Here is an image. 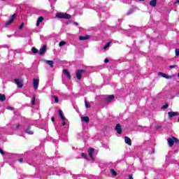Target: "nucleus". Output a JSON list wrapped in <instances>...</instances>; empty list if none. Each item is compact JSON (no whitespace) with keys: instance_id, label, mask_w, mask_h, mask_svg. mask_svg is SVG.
Listing matches in <instances>:
<instances>
[{"instance_id":"obj_20","label":"nucleus","mask_w":179,"mask_h":179,"mask_svg":"<svg viewBox=\"0 0 179 179\" xmlns=\"http://www.w3.org/2000/svg\"><path fill=\"white\" fill-rule=\"evenodd\" d=\"M124 142H125V143H127V145L131 146V138H129L128 136H125L124 137Z\"/></svg>"},{"instance_id":"obj_41","label":"nucleus","mask_w":179,"mask_h":179,"mask_svg":"<svg viewBox=\"0 0 179 179\" xmlns=\"http://www.w3.org/2000/svg\"><path fill=\"white\" fill-rule=\"evenodd\" d=\"M105 64H108V62H110V60L108 59H105L104 60Z\"/></svg>"},{"instance_id":"obj_53","label":"nucleus","mask_w":179,"mask_h":179,"mask_svg":"<svg viewBox=\"0 0 179 179\" xmlns=\"http://www.w3.org/2000/svg\"><path fill=\"white\" fill-rule=\"evenodd\" d=\"M178 78H179V73H178Z\"/></svg>"},{"instance_id":"obj_11","label":"nucleus","mask_w":179,"mask_h":179,"mask_svg":"<svg viewBox=\"0 0 179 179\" xmlns=\"http://www.w3.org/2000/svg\"><path fill=\"white\" fill-rule=\"evenodd\" d=\"M85 72V70H78L76 72V78L78 79V80H80L82 79V74Z\"/></svg>"},{"instance_id":"obj_5","label":"nucleus","mask_w":179,"mask_h":179,"mask_svg":"<svg viewBox=\"0 0 179 179\" xmlns=\"http://www.w3.org/2000/svg\"><path fill=\"white\" fill-rule=\"evenodd\" d=\"M15 19H16V14H13L11 17H10L9 20L5 23V26H9V24H12Z\"/></svg>"},{"instance_id":"obj_22","label":"nucleus","mask_w":179,"mask_h":179,"mask_svg":"<svg viewBox=\"0 0 179 179\" xmlns=\"http://www.w3.org/2000/svg\"><path fill=\"white\" fill-rule=\"evenodd\" d=\"M65 173H66V170L62 169L59 172L56 173V176H62V174H65Z\"/></svg>"},{"instance_id":"obj_33","label":"nucleus","mask_w":179,"mask_h":179,"mask_svg":"<svg viewBox=\"0 0 179 179\" xmlns=\"http://www.w3.org/2000/svg\"><path fill=\"white\" fill-rule=\"evenodd\" d=\"M23 27H24V22H22V24H20L19 29L22 30V29H23Z\"/></svg>"},{"instance_id":"obj_46","label":"nucleus","mask_w":179,"mask_h":179,"mask_svg":"<svg viewBox=\"0 0 179 179\" xmlns=\"http://www.w3.org/2000/svg\"><path fill=\"white\" fill-rule=\"evenodd\" d=\"M52 122H55V117H52Z\"/></svg>"},{"instance_id":"obj_40","label":"nucleus","mask_w":179,"mask_h":179,"mask_svg":"<svg viewBox=\"0 0 179 179\" xmlns=\"http://www.w3.org/2000/svg\"><path fill=\"white\" fill-rule=\"evenodd\" d=\"M129 179H134V175L133 174L129 175Z\"/></svg>"},{"instance_id":"obj_17","label":"nucleus","mask_w":179,"mask_h":179,"mask_svg":"<svg viewBox=\"0 0 179 179\" xmlns=\"http://www.w3.org/2000/svg\"><path fill=\"white\" fill-rule=\"evenodd\" d=\"M168 114H169V118H173V117L179 115V113L178 112H169Z\"/></svg>"},{"instance_id":"obj_37","label":"nucleus","mask_w":179,"mask_h":179,"mask_svg":"<svg viewBox=\"0 0 179 179\" xmlns=\"http://www.w3.org/2000/svg\"><path fill=\"white\" fill-rule=\"evenodd\" d=\"M49 2L51 3V6L55 3V0H49Z\"/></svg>"},{"instance_id":"obj_50","label":"nucleus","mask_w":179,"mask_h":179,"mask_svg":"<svg viewBox=\"0 0 179 179\" xmlns=\"http://www.w3.org/2000/svg\"><path fill=\"white\" fill-rule=\"evenodd\" d=\"M74 24H76V26H78V22H75Z\"/></svg>"},{"instance_id":"obj_52","label":"nucleus","mask_w":179,"mask_h":179,"mask_svg":"<svg viewBox=\"0 0 179 179\" xmlns=\"http://www.w3.org/2000/svg\"><path fill=\"white\" fill-rule=\"evenodd\" d=\"M152 153H155V150L154 149H152Z\"/></svg>"},{"instance_id":"obj_8","label":"nucleus","mask_w":179,"mask_h":179,"mask_svg":"<svg viewBox=\"0 0 179 179\" xmlns=\"http://www.w3.org/2000/svg\"><path fill=\"white\" fill-rule=\"evenodd\" d=\"M15 85H17L19 89H22V87H23V82L21 81L20 80L15 79Z\"/></svg>"},{"instance_id":"obj_54","label":"nucleus","mask_w":179,"mask_h":179,"mask_svg":"<svg viewBox=\"0 0 179 179\" xmlns=\"http://www.w3.org/2000/svg\"><path fill=\"white\" fill-rule=\"evenodd\" d=\"M4 47H5V48H6V47H7V45H5Z\"/></svg>"},{"instance_id":"obj_42","label":"nucleus","mask_w":179,"mask_h":179,"mask_svg":"<svg viewBox=\"0 0 179 179\" xmlns=\"http://www.w3.org/2000/svg\"><path fill=\"white\" fill-rule=\"evenodd\" d=\"M7 110H10L11 111H13V107H8Z\"/></svg>"},{"instance_id":"obj_39","label":"nucleus","mask_w":179,"mask_h":179,"mask_svg":"<svg viewBox=\"0 0 179 179\" xmlns=\"http://www.w3.org/2000/svg\"><path fill=\"white\" fill-rule=\"evenodd\" d=\"M139 30H141V28H139V27H134V31H138Z\"/></svg>"},{"instance_id":"obj_19","label":"nucleus","mask_w":179,"mask_h":179,"mask_svg":"<svg viewBox=\"0 0 179 179\" xmlns=\"http://www.w3.org/2000/svg\"><path fill=\"white\" fill-rule=\"evenodd\" d=\"M13 129H14V131H16L17 129H22V128H23V126H22V124H17L15 126H13Z\"/></svg>"},{"instance_id":"obj_3","label":"nucleus","mask_w":179,"mask_h":179,"mask_svg":"<svg viewBox=\"0 0 179 179\" xmlns=\"http://www.w3.org/2000/svg\"><path fill=\"white\" fill-rule=\"evenodd\" d=\"M59 115H60V118L61 120H62V125L65 126L66 124V117H65V116H64V112L62 111V110L59 109Z\"/></svg>"},{"instance_id":"obj_57","label":"nucleus","mask_w":179,"mask_h":179,"mask_svg":"<svg viewBox=\"0 0 179 179\" xmlns=\"http://www.w3.org/2000/svg\"><path fill=\"white\" fill-rule=\"evenodd\" d=\"M178 122H179V118H178Z\"/></svg>"},{"instance_id":"obj_7","label":"nucleus","mask_w":179,"mask_h":179,"mask_svg":"<svg viewBox=\"0 0 179 179\" xmlns=\"http://www.w3.org/2000/svg\"><path fill=\"white\" fill-rule=\"evenodd\" d=\"M40 83V80L38 78H33V86L34 90H37L38 89V83Z\"/></svg>"},{"instance_id":"obj_18","label":"nucleus","mask_w":179,"mask_h":179,"mask_svg":"<svg viewBox=\"0 0 179 179\" xmlns=\"http://www.w3.org/2000/svg\"><path fill=\"white\" fill-rule=\"evenodd\" d=\"M89 38H90V35H85L84 36H80L79 37V40L80 41H83L85 40H89Z\"/></svg>"},{"instance_id":"obj_16","label":"nucleus","mask_w":179,"mask_h":179,"mask_svg":"<svg viewBox=\"0 0 179 179\" xmlns=\"http://www.w3.org/2000/svg\"><path fill=\"white\" fill-rule=\"evenodd\" d=\"M63 73L64 75H66V78L70 80V79H71V73H69V71H68V70L66 69H64L63 70Z\"/></svg>"},{"instance_id":"obj_31","label":"nucleus","mask_w":179,"mask_h":179,"mask_svg":"<svg viewBox=\"0 0 179 179\" xmlns=\"http://www.w3.org/2000/svg\"><path fill=\"white\" fill-rule=\"evenodd\" d=\"M85 104L86 108H90V105L89 104V103H87L86 100H85Z\"/></svg>"},{"instance_id":"obj_32","label":"nucleus","mask_w":179,"mask_h":179,"mask_svg":"<svg viewBox=\"0 0 179 179\" xmlns=\"http://www.w3.org/2000/svg\"><path fill=\"white\" fill-rule=\"evenodd\" d=\"M53 97L55 98V103H58V101H59L58 96L54 95Z\"/></svg>"},{"instance_id":"obj_14","label":"nucleus","mask_w":179,"mask_h":179,"mask_svg":"<svg viewBox=\"0 0 179 179\" xmlns=\"http://www.w3.org/2000/svg\"><path fill=\"white\" fill-rule=\"evenodd\" d=\"M94 153V148H90L88 150V155L90 157V159H92V160H93V154Z\"/></svg>"},{"instance_id":"obj_48","label":"nucleus","mask_w":179,"mask_h":179,"mask_svg":"<svg viewBox=\"0 0 179 179\" xmlns=\"http://www.w3.org/2000/svg\"><path fill=\"white\" fill-rule=\"evenodd\" d=\"M90 179H94V176H91V177L90 178H89Z\"/></svg>"},{"instance_id":"obj_15","label":"nucleus","mask_w":179,"mask_h":179,"mask_svg":"<svg viewBox=\"0 0 179 179\" xmlns=\"http://www.w3.org/2000/svg\"><path fill=\"white\" fill-rule=\"evenodd\" d=\"M43 21L44 17L43 16L39 17L36 21V27H38V26H40V23H43Z\"/></svg>"},{"instance_id":"obj_45","label":"nucleus","mask_w":179,"mask_h":179,"mask_svg":"<svg viewBox=\"0 0 179 179\" xmlns=\"http://www.w3.org/2000/svg\"><path fill=\"white\" fill-rule=\"evenodd\" d=\"M169 68H170L171 69H173V68H176V66H175V65H173V66H170Z\"/></svg>"},{"instance_id":"obj_9","label":"nucleus","mask_w":179,"mask_h":179,"mask_svg":"<svg viewBox=\"0 0 179 179\" xmlns=\"http://www.w3.org/2000/svg\"><path fill=\"white\" fill-rule=\"evenodd\" d=\"M115 129L116 132L119 134V135H121V134H122V128L121 127V124H116Z\"/></svg>"},{"instance_id":"obj_36","label":"nucleus","mask_w":179,"mask_h":179,"mask_svg":"<svg viewBox=\"0 0 179 179\" xmlns=\"http://www.w3.org/2000/svg\"><path fill=\"white\" fill-rule=\"evenodd\" d=\"M81 156H82V157L83 158V159H87V156L86 155V154H85V153H81Z\"/></svg>"},{"instance_id":"obj_21","label":"nucleus","mask_w":179,"mask_h":179,"mask_svg":"<svg viewBox=\"0 0 179 179\" xmlns=\"http://www.w3.org/2000/svg\"><path fill=\"white\" fill-rule=\"evenodd\" d=\"M45 62L50 66V68H54V62L52 60H45Z\"/></svg>"},{"instance_id":"obj_35","label":"nucleus","mask_w":179,"mask_h":179,"mask_svg":"<svg viewBox=\"0 0 179 179\" xmlns=\"http://www.w3.org/2000/svg\"><path fill=\"white\" fill-rule=\"evenodd\" d=\"M162 109H166V108H169V104H165L164 106H162Z\"/></svg>"},{"instance_id":"obj_55","label":"nucleus","mask_w":179,"mask_h":179,"mask_svg":"<svg viewBox=\"0 0 179 179\" xmlns=\"http://www.w3.org/2000/svg\"><path fill=\"white\" fill-rule=\"evenodd\" d=\"M139 1H145V0H139Z\"/></svg>"},{"instance_id":"obj_44","label":"nucleus","mask_w":179,"mask_h":179,"mask_svg":"<svg viewBox=\"0 0 179 179\" xmlns=\"http://www.w3.org/2000/svg\"><path fill=\"white\" fill-rule=\"evenodd\" d=\"M0 153H1V155H3V150H1V148H0Z\"/></svg>"},{"instance_id":"obj_12","label":"nucleus","mask_w":179,"mask_h":179,"mask_svg":"<svg viewBox=\"0 0 179 179\" xmlns=\"http://www.w3.org/2000/svg\"><path fill=\"white\" fill-rule=\"evenodd\" d=\"M47 50V46L43 45L38 51L39 55H43L45 54V50Z\"/></svg>"},{"instance_id":"obj_56","label":"nucleus","mask_w":179,"mask_h":179,"mask_svg":"<svg viewBox=\"0 0 179 179\" xmlns=\"http://www.w3.org/2000/svg\"><path fill=\"white\" fill-rule=\"evenodd\" d=\"M59 139H61V136H59Z\"/></svg>"},{"instance_id":"obj_2","label":"nucleus","mask_w":179,"mask_h":179,"mask_svg":"<svg viewBox=\"0 0 179 179\" xmlns=\"http://www.w3.org/2000/svg\"><path fill=\"white\" fill-rule=\"evenodd\" d=\"M167 141L170 148H172L174 143H178L179 142L178 139L176 137L169 138L167 139Z\"/></svg>"},{"instance_id":"obj_28","label":"nucleus","mask_w":179,"mask_h":179,"mask_svg":"<svg viewBox=\"0 0 179 179\" xmlns=\"http://www.w3.org/2000/svg\"><path fill=\"white\" fill-rule=\"evenodd\" d=\"M110 173H111L112 176H113V177H116V176H117V172L115 171V170H114V169H110Z\"/></svg>"},{"instance_id":"obj_34","label":"nucleus","mask_w":179,"mask_h":179,"mask_svg":"<svg viewBox=\"0 0 179 179\" xmlns=\"http://www.w3.org/2000/svg\"><path fill=\"white\" fill-rule=\"evenodd\" d=\"M175 52H176V57H179V49H176Z\"/></svg>"},{"instance_id":"obj_25","label":"nucleus","mask_w":179,"mask_h":179,"mask_svg":"<svg viewBox=\"0 0 179 179\" xmlns=\"http://www.w3.org/2000/svg\"><path fill=\"white\" fill-rule=\"evenodd\" d=\"M31 105L36 106V95H34L31 99Z\"/></svg>"},{"instance_id":"obj_24","label":"nucleus","mask_w":179,"mask_h":179,"mask_svg":"<svg viewBox=\"0 0 179 179\" xmlns=\"http://www.w3.org/2000/svg\"><path fill=\"white\" fill-rule=\"evenodd\" d=\"M157 3V0H152L150 2V6H156V4Z\"/></svg>"},{"instance_id":"obj_6","label":"nucleus","mask_w":179,"mask_h":179,"mask_svg":"<svg viewBox=\"0 0 179 179\" xmlns=\"http://www.w3.org/2000/svg\"><path fill=\"white\" fill-rule=\"evenodd\" d=\"M15 19H16V14H13L11 17H10L9 20L5 23V26H9V24H12Z\"/></svg>"},{"instance_id":"obj_43","label":"nucleus","mask_w":179,"mask_h":179,"mask_svg":"<svg viewBox=\"0 0 179 179\" xmlns=\"http://www.w3.org/2000/svg\"><path fill=\"white\" fill-rule=\"evenodd\" d=\"M19 163H23V159L20 158L18 159Z\"/></svg>"},{"instance_id":"obj_1","label":"nucleus","mask_w":179,"mask_h":179,"mask_svg":"<svg viewBox=\"0 0 179 179\" xmlns=\"http://www.w3.org/2000/svg\"><path fill=\"white\" fill-rule=\"evenodd\" d=\"M56 17L59 19H71V16L68 13H58L56 14Z\"/></svg>"},{"instance_id":"obj_4","label":"nucleus","mask_w":179,"mask_h":179,"mask_svg":"<svg viewBox=\"0 0 179 179\" xmlns=\"http://www.w3.org/2000/svg\"><path fill=\"white\" fill-rule=\"evenodd\" d=\"M31 129V125L26 126L24 128L25 134H28V135H33L34 134V131L30 130Z\"/></svg>"},{"instance_id":"obj_51","label":"nucleus","mask_w":179,"mask_h":179,"mask_svg":"<svg viewBox=\"0 0 179 179\" xmlns=\"http://www.w3.org/2000/svg\"><path fill=\"white\" fill-rule=\"evenodd\" d=\"M8 37H12V35H8Z\"/></svg>"},{"instance_id":"obj_30","label":"nucleus","mask_w":179,"mask_h":179,"mask_svg":"<svg viewBox=\"0 0 179 179\" xmlns=\"http://www.w3.org/2000/svg\"><path fill=\"white\" fill-rule=\"evenodd\" d=\"M65 44H66V42H65V41H60L59 43V47H62L63 45H65Z\"/></svg>"},{"instance_id":"obj_29","label":"nucleus","mask_w":179,"mask_h":179,"mask_svg":"<svg viewBox=\"0 0 179 179\" xmlns=\"http://www.w3.org/2000/svg\"><path fill=\"white\" fill-rule=\"evenodd\" d=\"M31 51H32L33 54H37V52H38V50H37V48H32Z\"/></svg>"},{"instance_id":"obj_23","label":"nucleus","mask_w":179,"mask_h":179,"mask_svg":"<svg viewBox=\"0 0 179 179\" xmlns=\"http://www.w3.org/2000/svg\"><path fill=\"white\" fill-rule=\"evenodd\" d=\"M81 121L83 122H87V123L89 122V121H90L89 117H87V116L81 117Z\"/></svg>"},{"instance_id":"obj_49","label":"nucleus","mask_w":179,"mask_h":179,"mask_svg":"<svg viewBox=\"0 0 179 179\" xmlns=\"http://www.w3.org/2000/svg\"><path fill=\"white\" fill-rule=\"evenodd\" d=\"M175 3H179V0H177L176 2H175Z\"/></svg>"},{"instance_id":"obj_13","label":"nucleus","mask_w":179,"mask_h":179,"mask_svg":"<svg viewBox=\"0 0 179 179\" xmlns=\"http://www.w3.org/2000/svg\"><path fill=\"white\" fill-rule=\"evenodd\" d=\"M114 97H115L114 95H110L105 98V101L106 103H110V102L113 101V100H114Z\"/></svg>"},{"instance_id":"obj_47","label":"nucleus","mask_w":179,"mask_h":179,"mask_svg":"<svg viewBox=\"0 0 179 179\" xmlns=\"http://www.w3.org/2000/svg\"><path fill=\"white\" fill-rule=\"evenodd\" d=\"M50 162H52V160H51V159H48V160L46 161L47 163H50Z\"/></svg>"},{"instance_id":"obj_27","label":"nucleus","mask_w":179,"mask_h":179,"mask_svg":"<svg viewBox=\"0 0 179 179\" xmlns=\"http://www.w3.org/2000/svg\"><path fill=\"white\" fill-rule=\"evenodd\" d=\"M110 44H111V41L108 42V43L103 46V50H107V48L110 47Z\"/></svg>"},{"instance_id":"obj_10","label":"nucleus","mask_w":179,"mask_h":179,"mask_svg":"<svg viewBox=\"0 0 179 179\" xmlns=\"http://www.w3.org/2000/svg\"><path fill=\"white\" fill-rule=\"evenodd\" d=\"M159 75L162 78H165V79H173V78H174V76H167V74L162 72H159Z\"/></svg>"},{"instance_id":"obj_58","label":"nucleus","mask_w":179,"mask_h":179,"mask_svg":"<svg viewBox=\"0 0 179 179\" xmlns=\"http://www.w3.org/2000/svg\"><path fill=\"white\" fill-rule=\"evenodd\" d=\"M78 179H79V178H78Z\"/></svg>"},{"instance_id":"obj_38","label":"nucleus","mask_w":179,"mask_h":179,"mask_svg":"<svg viewBox=\"0 0 179 179\" xmlns=\"http://www.w3.org/2000/svg\"><path fill=\"white\" fill-rule=\"evenodd\" d=\"M131 13H134V9H130V10L127 12V15H131Z\"/></svg>"},{"instance_id":"obj_26","label":"nucleus","mask_w":179,"mask_h":179,"mask_svg":"<svg viewBox=\"0 0 179 179\" xmlns=\"http://www.w3.org/2000/svg\"><path fill=\"white\" fill-rule=\"evenodd\" d=\"M5 100H6L5 95L0 94V101H5Z\"/></svg>"}]
</instances>
